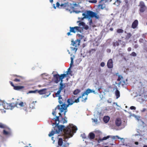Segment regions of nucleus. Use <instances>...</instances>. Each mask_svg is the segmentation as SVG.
<instances>
[{
	"instance_id": "1",
	"label": "nucleus",
	"mask_w": 147,
	"mask_h": 147,
	"mask_svg": "<svg viewBox=\"0 0 147 147\" xmlns=\"http://www.w3.org/2000/svg\"><path fill=\"white\" fill-rule=\"evenodd\" d=\"M59 116H56L54 118L56 125L55 126V129L57 132H62L63 131L65 134V138H68L70 137H72L74 133H75L77 129L76 126L72 124H69L67 127L63 125H59V123L62 124L67 123V119L66 117H63L61 113H59Z\"/></svg>"
},
{
	"instance_id": "2",
	"label": "nucleus",
	"mask_w": 147,
	"mask_h": 147,
	"mask_svg": "<svg viewBox=\"0 0 147 147\" xmlns=\"http://www.w3.org/2000/svg\"><path fill=\"white\" fill-rule=\"evenodd\" d=\"M58 99L59 103L60 105H58L55 108V110L57 108L62 113L63 112L64 110H66L67 108L68 107V105L66 104L67 101V99L66 98H63L61 96H59Z\"/></svg>"
},
{
	"instance_id": "3",
	"label": "nucleus",
	"mask_w": 147,
	"mask_h": 147,
	"mask_svg": "<svg viewBox=\"0 0 147 147\" xmlns=\"http://www.w3.org/2000/svg\"><path fill=\"white\" fill-rule=\"evenodd\" d=\"M26 105V102H23L21 101L19 102L18 101L16 102L15 103H4L3 106L4 108L5 109H12L15 107H22L25 106Z\"/></svg>"
},
{
	"instance_id": "4",
	"label": "nucleus",
	"mask_w": 147,
	"mask_h": 147,
	"mask_svg": "<svg viewBox=\"0 0 147 147\" xmlns=\"http://www.w3.org/2000/svg\"><path fill=\"white\" fill-rule=\"evenodd\" d=\"M65 77V74H61L60 75L56 74L53 75L54 81L56 84L58 83L60 81L61 82H63V79Z\"/></svg>"
},
{
	"instance_id": "5",
	"label": "nucleus",
	"mask_w": 147,
	"mask_h": 147,
	"mask_svg": "<svg viewBox=\"0 0 147 147\" xmlns=\"http://www.w3.org/2000/svg\"><path fill=\"white\" fill-rule=\"evenodd\" d=\"M37 101H35V102L33 101L32 102L30 103L29 104V107H26V105L23 107V109L26 112H30L31 111V110L32 109H34L35 108V103Z\"/></svg>"
},
{
	"instance_id": "6",
	"label": "nucleus",
	"mask_w": 147,
	"mask_h": 147,
	"mask_svg": "<svg viewBox=\"0 0 147 147\" xmlns=\"http://www.w3.org/2000/svg\"><path fill=\"white\" fill-rule=\"evenodd\" d=\"M70 32L75 33L76 32H81L83 29L80 26H75L74 27H70Z\"/></svg>"
},
{
	"instance_id": "7",
	"label": "nucleus",
	"mask_w": 147,
	"mask_h": 147,
	"mask_svg": "<svg viewBox=\"0 0 147 147\" xmlns=\"http://www.w3.org/2000/svg\"><path fill=\"white\" fill-rule=\"evenodd\" d=\"M138 6L140 7L139 11L140 13H143L146 10L147 7L144 3L142 1L140 2Z\"/></svg>"
},
{
	"instance_id": "8",
	"label": "nucleus",
	"mask_w": 147,
	"mask_h": 147,
	"mask_svg": "<svg viewBox=\"0 0 147 147\" xmlns=\"http://www.w3.org/2000/svg\"><path fill=\"white\" fill-rule=\"evenodd\" d=\"M111 1V0H100L99 2V4L98 5V7L101 9H103L106 7L105 3Z\"/></svg>"
},
{
	"instance_id": "9",
	"label": "nucleus",
	"mask_w": 147,
	"mask_h": 147,
	"mask_svg": "<svg viewBox=\"0 0 147 147\" xmlns=\"http://www.w3.org/2000/svg\"><path fill=\"white\" fill-rule=\"evenodd\" d=\"M71 45L76 47L80 45V40L77 39L75 41L72 40L71 41Z\"/></svg>"
},
{
	"instance_id": "10",
	"label": "nucleus",
	"mask_w": 147,
	"mask_h": 147,
	"mask_svg": "<svg viewBox=\"0 0 147 147\" xmlns=\"http://www.w3.org/2000/svg\"><path fill=\"white\" fill-rule=\"evenodd\" d=\"M107 66L109 69H112L113 67V62L112 59H109L107 62Z\"/></svg>"
},
{
	"instance_id": "11",
	"label": "nucleus",
	"mask_w": 147,
	"mask_h": 147,
	"mask_svg": "<svg viewBox=\"0 0 147 147\" xmlns=\"http://www.w3.org/2000/svg\"><path fill=\"white\" fill-rule=\"evenodd\" d=\"M138 24V21L137 20H135L132 23L131 27L133 29H135L137 28Z\"/></svg>"
},
{
	"instance_id": "12",
	"label": "nucleus",
	"mask_w": 147,
	"mask_h": 147,
	"mask_svg": "<svg viewBox=\"0 0 147 147\" xmlns=\"http://www.w3.org/2000/svg\"><path fill=\"white\" fill-rule=\"evenodd\" d=\"M115 124L117 126L119 127L121 126V121L120 118H117L116 119L115 121Z\"/></svg>"
},
{
	"instance_id": "13",
	"label": "nucleus",
	"mask_w": 147,
	"mask_h": 147,
	"mask_svg": "<svg viewBox=\"0 0 147 147\" xmlns=\"http://www.w3.org/2000/svg\"><path fill=\"white\" fill-rule=\"evenodd\" d=\"M92 90L90 89L89 88H88L84 92H83L82 94V96H84L85 94H86V95H88V94L90 93H92Z\"/></svg>"
},
{
	"instance_id": "14",
	"label": "nucleus",
	"mask_w": 147,
	"mask_h": 147,
	"mask_svg": "<svg viewBox=\"0 0 147 147\" xmlns=\"http://www.w3.org/2000/svg\"><path fill=\"white\" fill-rule=\"evenodd\" d=\"M61 132H57L56 131V130L55 129V127H54L53 130H52L49 134V137H51L53 136L55 134H59Z\"/></svg>"
},
{
	"instance_id": "15",
	"label": "nucleus",
	"mask_w": 147,
	"mask_h": 147,
	"mask_svg": "<svg viewBox=\"0 0 147 147\" xmlns=\"http://www.w3.org/2000/svg\"><path fill=\"white\" fill-rule=\"evenodd\" d=\"M94 12L90 11H87V14L88 17H90L91 18L94 17Z\"/></svg>"
},
{
	"instance_id": "16",
	"label": "nucleus",
	"mask_w": 147,
	"mask_h": 147,
	"mask_svg": "<svg viewBox=\"0 0 147 147\" xmlns=\"http://www.w3.org/2000/svg\"><path fill=\"white\" fill-rule=\"evenodd\" d=\"M88 137L90 140L94 139L95 137V135L93 132H91L89 134Z\"/></svg>"
},
{
	"instance_id": "17",
	"label": "nucleus",
	"mask_w": 147,
	"mask_h": 147,
	"mask_svg": "<svg viewBox=\"0 0 147 147\" xmlns=\"http://www.w3.org/2000/svg\"><path fill=\"white\" fill-rule=\"evenodd\" d=\"M67 102L68 103V106L69 105H72L74 103V98H73V99L71 98V99H67Z\"/></svg>"
},
{
	"instance_id": "18",
	"label": "nucleus",
	"mask_w": 147,
	"mask_h": 147,
	"mask_svg": "<svg viewBox=\"0 0 147 147\" xmlns=\"http://www.w3.org/2000/svg\"><path fill=\"white\" fill-rule=\"evenodd\" d=\"M24 87L23 86H15L13 89L16 90H19L24 88Z\"/></svg>"
},
{
	"instance_id": "19",
	"label": "nucleus",
	"mask_w": 147,
	"mask_h": 147,
	"mask_svg": "<svg viewBox=\"0 0 147 147\" xmlns=\"http://www.w3.org/2000/svg\"><path fill=\"white\" fill-rule=\"evenodd\" d=\"M110 137V136H107L104 137L102 138H99L98 140V143H100V142L102 141L103 140H106Z\"/></svg>"
},
{
	"instance_id": "20",
	"label": "nucleus",
	"mask_w": 147,
	"mask_h": 147,
	"mask_svg": "<svg viewBox=\"0 0 147 147\" xmlns=\"http://www.w3.org/2000/svg\"><path fill=\"white\" fill-rule=\"evenodd\" d=\"M46 89H42L40 90H38L37 91L40 94L42 95L45 94L46 93Z\"/></svg>"
},
{
	"instance_id": "21",
	"label": "nucleus",
	"mask_w": 147,
	"mask_h": 147,
	"mask_svg": "<svg viewBox=\"0 0 147 147\" xmlns=\"http://www.w3.org/2000/svg\"><path fill=\"white\" fill-rule=\"evenodd\" d=\"M115 95L116 97V98L117 99L119 98L120 96V92L119 90L117 89V88L116 89V90L115 92Z\"/></svg>"
},
{
	"instance_id": "22",
	"label": "nucleus",
	"mask_w": 147,
	"mask_h": 147,
	"mask_svg": "<svg viewBox=\"0 0 147 147\" xmlns=\"http://www.w3.org/2000/svg\"><path fill=\"white\" fill-rule=\"evenodd\" d=\"M60 86L59 88V90L61 91L65 87V84H63L62 82H60Z\"/></svg>"
},
{
	"instance_id": "23",
	"label": "nucleus",
	"mask_w": 147,
	"mask_h": 147,
	"mask_svg": "<svg viewBox=\"0 0 147 147\" xmlns=\"http://www.w3.org/2000/svg\"><path fill=\"white\" fill-rule=\"evenodd\" d=\"M110 119L109 117L108 116H105L103 118V121L105 123H107Z\"/></svg>"
},
{
	"instance_id": "24",
	"label": "nucleus",
	"mask_w": 147,
	"mask_h": 147,
	"mask_svg": "<svg viewBox=\"0 0 147 147\" xmlns=\"http://www.w3.org/2000/svg\"><path fill=\"white\" fill-rule=\"evenodd\" d=\"M131 35V34L130 33H127L125 36V39L127 40H129Z\"/></svg>"
},
{
	"instance_id": "25",
	"label": "nucleus",
	"mask_w": 147,
	"mask_h": 147,
	"mask_svg": "<svg viewBox=\"0 0 147 147\" xmlns=\"http://www.w3.org/2000/svg\"><path fill=\"white\" fill-rule=\"evenodd\" d=\"M63 144V139L62 138H59L58 141V144L59 146H61Z\"/></svg>"
},
{
	"instance_id": "26",
	"label": "nucleus",
	"mask_w": 147,
	"mask_h": 147,
	"mask_svg": "<svg viewBox=\"0 0 147 147\" xmlns=\"http://www.w3.org/2000/svg\"><path fill=\"white\" fill-rule=\"evenodd\" d=\"M96 50V49H91L89 51L88 53L90 55H91L95 52Z\"/></svg>"
},
{
	"instance_id": "27",
	"label": "nucleus",
	"mask_w": 147,
	"mask_h": 147,
	"mask_svg": "<svg viewBox=\"0 0 147 147\" xmlns=\"http://www.w3.org/2000/svg\"><path fill=\"white\" fill-rule=\"evenodd\" d=\"M70 67L68 69L67 71L66 72L67 73L66 74H65V77L68 74H70L72 71H71L70 70Z\"/></svg>"
},
{
	"instance_id": "28",
	"label": "nucleus",
	"mask_w": 147,
	"mask_h": 147,
	"mask_svg": "<svg viewBox=\"0 0 147 147\" xmlns=\"http://www.w3.org/2000/svg\"><path fill=\"white\" fill-rule=\"evenodd\" d=\"M80 91V90L79 89H77L74 90L73 92V94L74 95H77L79 93Z\"/></svg>"
},
{
	"instance_id": "29",
	"label": "nucleus",
	"mask_w": 147,
	"mask_h": 147,
	"mask_svg": "<svg viewBox=\"0 0 147 147\" xmlns=\"http://www.w3.org/2000/svg\"><path fill=\"white\" fill-rule=\"evenodd\" d=\"M113 140H117L119 139L120 138L117 136H110V137Z\"/></svg>"
},
{
	"instance_id": "30",
	"label": "nucleus",
	"mask_w": 147,
	"mask_h": 147,
	"mask_svg": "<svg viewBox=\"0 0 147 147\" xmlns=\"http://www.w3.org/2000/svg\"><path fill=\"white\" fill-rule=\"evenodd\" d=\"M121 3V2L120 0H117L115 2L114 4L117 6H118Z\"/></svg>"
},
{
	"instance_id": "31",
	"label": "nucleus",
	"mask_w": 147,
	"mask_h": 147,
	"mask_svg": "<svg viewBox=\"0 0 147 147\" xmlns=\"http://www.w3.org/2000/svg\"><path fill=\"white\" fill-rule=\"evenodd\" d=\"M61 90H59L57 91V92L55 93V94L56 97H58L59 98V96H61V95H60V93H61Z\"/></svg>"
},
{
	"instance_id": "32",
	"label": "nucleus",
	"mask_w": 147,
	"mask_h": 147,
	"mask_svg": "<svg viewBox=\"0 0 147 147\" xmlns=\"http://www.w3.org/2000/svg\"><path fill=\"white\" fill-rule=\"evenodd\" d=\"M82 97L83 98V96H82V95L79 96L76 99L74 100V103H78L80 101L79 99Z\"/></svg>"
},
{
	"instance_id": "33",
	"label": "nucleus",
	"mask_w": 147,
	"mask_h": 147,
	"mask_svg": "<svg viewBox=\"0 0 147 147\" xmlns=\"http://www.w3.org/2000/svg\"><path fill=\"white\" fill-rule=\"evenodd\" d=\"M79 22L78 25L80 26H82L83 27L84 26H85V23L83 22H80L79 21H78L77 22Z\"/></svg>"
},
{
	"instance_id": "34",
	"label": "nucleus",
	"mask_w": 147,
	"mask_h": 147,
	"mask_svg": "<svg viewBox=\"0 0 147 147\" xmlns=\"http://www.w3.org/2000/svg\"><path fill=\"white\" fill-rule=\"evenodd\" d=\"M123 30L121 29H118L117 30V32L118 33H123Z\"/></svg>"
},
{
	"instance_id": "35",
	"label": "nucleus",
	"mask_w": 147,
	"mask_h": 147,
	"mask_svg": "<svg viewBox=\"0 0 147 147\" xmlns=\"http://www.w3.org/2000/svg\"><path fill=\"white\" fill-rule=\"evenodd\" d=\"M6 126L1 123H0V128H6Z\"/></svg>"
},
{
	"instance_id": "36",
	"label": "nucleus",
	"mask_w": 147,
	"mask_h": 147,
	"mask_svg": "<svg viewBox=\"0 0 147 147\" xmlns=\"http://www.w3.org/2000/svg\"><path fill=\"white\" fill-rule=\"evenodd\" d=\"M38 91V90H35L32 91V90H30L29 91L28 93H27V94H30V93H36L37 91Z\"/></svg>"
},
{
	"instance_id": "37",
	"label": "nucleus",
	"mask_w": 147,
	"mask_h": 147,
	"mask_svg": "<svg viewBox=\"0 0 147 147\" xmlns=\"http://www.w3.org/2000/svg\"><path fill=\"white\" fill-rule=\"evenodd\" d=\"M139 42L140 43H144V41H145V42H146L147 41L145 40H144L143 38H140L139 40Z\"/></svg>"
},
{
	"instance_id": "38",
	"label": "nucleus",
	"mask_w": 147,
	"mask_h": 147,
	"mask_svg": "<svg viewBox=\"0 0 147 147\" xmlns=\"http://www.w3.org/2000/svg\"><path fill=\"white\" fill-rule=\"evenodd\" d=\"M130 55L131 56L133 57H136L137 56V54L135 52H132Z\"/></svg>"
},
{
	"instance_id": "39",
	"label": "nucleus",
	"mask_w": 147,
	"mask_h": 147,
	"mask_svg": "<svg viewBox=\"0 0 147 147\" xmlns=\"http://www.w3.org/2000/svg\"><path fill=\"white\" fill-rule=\"evenodd\" d=\"M9 132L5 130H3V134L5 135H7L9 134Z\"/></svg>"
},
{
	"instance_id": "40",
	"label": "nucleus",
	"mask_w": 147,
	"mask_h": 147,
	"mask_svg": "<svg viewBox=\"0 0 147 147\" xmlns=\"http://www.w3.org/2000/svg\"><path fill=\"white\" fill-rule=\"evenodd\" d=\"M119 45V42L117 41L114 43L113 46L115 47L116 46H118Z\"/></svg>"
},
{
	"instance_id": "41",
	"label": "nucleus",
	"mask_w": 147,
	"mask_h": 147,
	"mask_svg": "<svg viewBox=\"0 0 147 147\" xmlns=\"http://www.w3.org/2000/svg\"><path fill=\"white\" fill-rule=\"evenodd\" d=\"M82 15L84 16V18H85L88 17V15L87 14V11H86V13H84L82 14Z\"/></svg>"
},
{
	"instance_id": "42",
	"label": "nucleus",
	"mask_w": 147,
	"mask_h": 147,
	"mask_svg": "<svg viewBox=\"0 0 147 147\" xmlns=\"http://www.w3.org/2000/svg\"><path fill=\"white\" fill-rule=\"evenodd\" d=\"M84 28V29H85V30H88V28H89V27L87 25H85V26H84L83 27H82V28L83 29V28Z\"/></svg>"
},
{
	"instance_id": "43",
	"label": "nucleus",
	"mask_w": 147,
	"mask_h": 147,
	"mask_svg": "<svg viewBox=\"0 0 147 147\" xmlns=\"http://www.w3.org/2000/svg\"><path fill=\"white\" fill-rule=\"evenodd\" d=\"M69 144L68 143H66L64 144L62 147H68Z\"/></svg>"
},
{
	"instance_id": "44",
	"label": "nucleus",
	"mask_w": 147,
	"mask_h": 147,
	"mask_svg": "<svg viewBox=\"0 0 147 147\" xmlns=\"http://www.w3.org/2000/svg\"><path fill=\"white\" fill-rule=\"evenodd\" d=\"M94 17L98 19L99 18L98 16L94 12Z\"/></svg>"
},
{
	"instance_id": "45",
	"label": "nucleus",
	"mask_w": 147,
	"mask_h": 147,
	"mask_svg": "<svg viewBox=\"0 0 147 147\" xmlns=\"http://www.w3.org/2000/svg\"><path fill=\"white\" fill-rule=\"evenodd\" d=\"M89 2L92 3H95L97 2V1L96 0H93L92 1H89Z\"/></svg>"
},
{
	"instance_id": "46",
	"label": "nucleus",
	"mask_w": 147,
	"mask_h": 147,
	"mask_svg": "<svg viewBox=\"0 0 147 147\" xmlns=\"http://www.w3.org/2000/svg\"><path fill=\"white\" fill-rule=\"evenodd\" d=\"M13 81L16 82H19L20 81V79L15 78L13 80Z\"/></svg>"
},
{
	"instance_id": "47",
	"label": "nucleus",
	"mask_w": 147,
	"mask_h": 147,
	"mask_svg": "<svg viewBox=\"0 0 147 147\" xmlns=\"http://www.w3.org/2000/svg\"><path fill=\"white\" fill-rule=\"evenodd\" d=\"M67 5V4L65 3L64 4H62L60 6L61 7H65Z\"/></svg>"
},
{
	"instance_id": "48",
	"label": "nucleus",
	"mask_w": 147,
	"mask_h": 147,
	"mask_svg": "<svg viewBox=\"0 0 147 147\" xmlns=\"http://www.w3.org/2000/svg\"><path fill=\"white\" fill-rule=\"evenodd\" d=\"M100 65L102 67H104L105 65V63L104 62H101L100 64Z\"/></svg>"
},
{
	"instance_id": "49",
	"label": "nucleus",
	"mask_w": 147,
	"mask_h": 147,
	"mask_svg": "<svg viewBox=\"0 0 147 147\" xmlns=\"http://www.w3.org/2000/svg\"><path fill=\"white\" fill-rule=\"evenodd\" d=\"M122 78V76H118V78L117 80L118 81H119L120 80L121 78Z\"/></svg>"
},
{
	"instance_id": "50",
	"label": "nucleus",
	"mask_w": 147,
	"mask_h": 147,
	"mask_svg": "<svg viewBox=\"0 0 147 147\" xmlns=\"http://www.w3.org/2000/svg\"><path fill=\"white\" fill-rule=\"evenodd\" d=\"M130 108L131 110H135L136 109V107L133 106H131Z\"/></svg>"
},
{
	"instance_id": "51",
	"label": "nucleus",
	"mask_w": 147,
	"mask_h": 147,
	"mask_svg": "<svg viewBox=\"0 0 147 147\" xmlns=\"http://www.w3.org/2000/svg\"><path fill=\"white\" fill-rule=\"evenodd\" d=\"M87 99V96L86 97H85L84 98H83L82 100V101L84 102H85L86 101V100Z\"/></svg>"
},
{
	"instance_id": "52",
	"label": "nucleus",
	"mask_w": 147,
	"mask_h": 147,
	"mask_svg": "<svg viewBox=\"0 0 147 147\" xmlns=\"http://www.w3.org/2000/svg\"><path fill=\"white\" fill-rule=\"evenodd\" d=\"M71 48L72 49V50L74 51H75V52H76L77 50L78 49V48L76 47H71Z\"/></svg>"
},
{
	"instance_id": "53",
	"label": "nucleus",
	"mask_w": 147,
	"mask_h": 147,
	"mask_svg": "<svg viewBox=\"0 0 147 147\" xmlns=\"http://www.w3.org/2000/svg\"><path fill=\"white\" fill-rule=\"evenodd\" d=\"M9 83L13 87V88H14V86H15L13 84V82H11V81H10L9 82Z\"/></svg>"
},
{
	"instance_id": "54",
	"label": "nucleus",
	"mask_w": 147,
	"mask_h": 147,
	"mask_svg": "<svg viewBox=\"0 0 147 147\" xmlns=\"http://www.w3.org/2000/svg\"><path fill=\"white\" fill-rule=\"evenodd\" d=\"M93 120V122L96 123H97L98 122V120L96 119H92Z\"/></svg>"
},
{
	"instance_id": "55",
	"label": "nucleus",
	"mask_w": 147,
	"mask_h": 147,
	"mask_svg": "<svg viewBox=\"0 0 147 147\" xmlns=\"http://www.w3.org/2000/svg\"><path fill=\"white\" fill-rule=\"evenodd\" d=\"M74 12H75L76 13H78L80 12H81V11H77V10H74Z\"/></svg>"
},
{
	"instance_id": "56",
	"label": "nucleus",
	"mask_w": 147,
	"mask_h": 147,
	"mask_svg": "<svg viewBox=\"0 0 147 147\" xmlns=\"http://www.w3.org/2000/svg\"><path fill=\"white\" fill-rule=\"evenodd\" d=\"M77 36L78 37L81 38V39L82 38V35H81V34H77Z\"/></svg>"
},
{
	"instance_id": "57",
	"label": "nucleus",
	"mask_w": 147,
	"mask_h": 147,
	"mask_svg": "<svg viewBox=\"0 0 147 147\" xmlns=\"http://www.w3.org/2000/svg\"><path fill=\"white\" fill-rule=\"evenodd\" d=\"M138 47V45L137 44H136L134 46V47L135 49H136Z\"/></svg>"
},
{
	"instance_id": "58",
	"label": "nucleus",
	"mask_w": 147,
	"mask_h": 147,
	"mask_svg": "<svg viewBox=\"0 0 147 147\" xmlns=\"http://www.w3.org/2000/svg\"><path fill=\"white\" fill-rule=\"evenodd\" d=\"M127 51H130L131 50V48L130 47H128L127 49Z\"/></svg>"
},
{
	"instance_id": "59",
	"label": "nucleus",
	"mask_w": 147,
	"mask_h": 147,
	"mask_svg": "<svg viewBox=\"0 0 147 147\" xmlns=\"http://www.w3.org/2000/svg\"><path fill=\"white\" fill-rule=\"evenodd\" d=\"M56 112L55 111H54L53 112H52V114L54 116H56Z\"/></svg>"
},
{
	"instance_id": "60",
	"label": "nucleus",
	"mask_w": 147,
	"mask_h": 147,
	"mask_svg": "<svg viewBox=\"0 0 147 147\" xmlns=\"http://www.w3.org/2000/svg\"><path fill=\"white\" fill-rule=\"evenodd\" d=\"M59 6H60L59 3V2H57L56 3V6L58 7H59Z\"/></svg>"
},
{
	"instance_id": "61",
	"label": "nucleus",
	"mask_w": 147,
	"mask_h": 147,
	"mask_svg": "<svg viewBox=\"0 0 147 147\" xmlns=\"http://www.w3.org/2000/svg\"><path fill=\"white\" fill-rule=\"evenodd\" d=\"M64 111V115H65H65H66V112H67V109L66 110H65Z\"/></svg>"
},
{
	"instance_id": "62",
	"label": "nucleus",
	"mask_w": 147,
	"mask_h": 147,
	"mask_svg": "<svg viewBox=\"0 0 147 147\" xmlns=\"http://www.w3.org/2000/svg\"><path fill=\"white\" fill-rule=\"evenodd\" d=\"M71 32H70V31H69V32H68L67 33V35L68 36H69V35H71V33H70Z\"/></svg>"
},
{
	"instance_id": "63",
	"label": "nucleus",
	"mask_w": 147,
	"mask_h": 147,
	"mask_svg": "<svg viewBox=\"0 0 147 147\" xmlns=\"http://www.w3.org/2000/svg\"><path fill=\"white\" fill-rule=\"evenodd\" d=\"M73 61L71 60V63H70V67H71V65L73 64Z\"/></svg>"
},
{
	"instance_id": "64",
	"label": "nucleus",
	"mask_w": 147,
	"mask_h": 147,
	"mask_svg": "<svg viewBox=\"0 0 147 147\" xmlns=\"http://www.w3.org/2000/svg\"><path fill=\"white\" fill-rule=\"evenodd\" d=\"M74 5L76 7H78V4H77L76 3H75L74 4Z\"/></svg>"
}]
</instances>
